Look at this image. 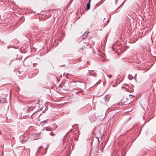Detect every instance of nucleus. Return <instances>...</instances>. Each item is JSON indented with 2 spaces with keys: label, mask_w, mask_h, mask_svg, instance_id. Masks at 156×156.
I'll return each instance as SVG.
<instances>
[{
  "label": "nucleus",
  "mask_w": 156,
  "mask_h": 156,
  "mask_svg": "<svg viewBox=\"0 0 156 156\" xmlns=\"http://www.w3.org/2000/svg\"><path fill=\"white\" fill-rule=\"evenodd\" d=\"M32 137L34 140H38L41 138V136L39 134H34L32 135Z\"/></svg>",
  "instance_id": "f257e3e1"
},
{
  "label": "nucleus",
  "mask_w": 156,
  "mask_h": 156,
  "mask_svg": "<svg viewBox=\"0 0 156 156\" xmlns=\"http://www.w3.org/2000/svg\"><path fill=\"white\" fill-rule=\"evenodd\" d=\"M89 32H86L84 33L83 34V36L82 37L83 39H85L87 37V35L89 34Z\"/></svg>",
  "instance_id": "f03ea898"
},
{
  "label": "nucleus",
  "mask_w": 156,
  "mask_h": 156,
  "mask_svg": "<svg viewBox=\"0 0 156 156\" xmlns=\"http://www.w3.org/2000/svg\"><path fill=\"white\" fill-rule=\"evenodd\" d=\"M91 0H89L88 2L87 5V10H88L90 9V3Z\"/></svg>",
  "instance_id": "7ed1b4c3"
},
{
  "label": "nucleus",
  "mask_w": 156,
  "mask_h": 156,
  "mask_svg": "<svg viewBox=\"0 0 156 156\" xmlns=\"http://www.w3.org/2000/svg\"><path fill=\"white\" fill-rule=\"evenodd\" d=\"M6 102V99L5 98H2L0 100V102L2 103H5Z\"/></svg>",
  "instance_id": "20e7f679"
},
{
  "label": "nucleus",
  "mask_w": 156,
  "mask_h": 156,
  "mask_svg": "<svg viewBox=\"0 0 156 156\" xmlns=\"http://www.w3.org/2000/svg\"><path fill=\"white\" fill-rule=\"evenodd\" d=\"M48 119H47V120H45L44 121H42L43 122H44V123H47V122L48 121Z\"/></svg>",
  "instance_id": "39448f33"
},
{
  "label": "nucleus",
  "mask_w": 156,
  "mask_h": 156,
  "mask_svg": "<svg viewBox=\"0 0 156 156\" xmlns=\"http://www.w3.org/2000/svg\"><path fill=\"white\" fill-rule=\"evenodd\" d=\"M50 135L51 136H54L55 135V134L53 133V132H51L50 133Z\"/></svg>",
  "instance_id": "423d86ee"
},
{
  "label": "nucleus",
  "mask_w": 156,
  "mask_h": 156,
  "mask_svg": "<svg viewBox=\"0 0 156 156\" xmlns=\"http://www.w3.org/2000/svg\"><path fill=\"white\" fill-rule=\"evenodd\" d=\"M107 76H108V77L109 78H111L112 77V75H107Z\"/></svg>",
  "instance_id": "0eeeda50"
},
{
  "label": "nucleus",
  "mask_w": 156,
  "mask_h": 156,
  "mask_svg": "<svg viewBox=\"0 0 156 156\" xmlns=\"http://www.w3.org/2000/svg\"><path fill=\"white\" fill-rule=\"evenodd\" d=\"M106 96H105V97L104 98L105 99L106 102H107L109 100V99H108L107 100H106Z\"/></svg>",
  "instance_id": "6e6552de"
},
{
  "label": "nucleus",
  "mask_w": 156,
  "mask_h": 156,
  "mask_svg": "<svg viewBox=\"0 0 156 156\" xmlns=\"http://www.w3.org/2000/svg\"><path fill=\"white\" fill-rule=\"evenodd\" d=\"M96 75H97V74L96 73H95L94 74V75H93V76H95Z\"/></svg>",
  "instance_id": "1a4fd4ad"
},
{
  "label": "nucleus",
  "mask_w": 156,
  "mask_h": 156,
  "mask_svg": "<svg viewBox=\"0 0 156 156\" xmlns=\"http://www.w3.org/2000/svg\"><path fill=\"white\" fill-rule=\"evenodd\" d=\"M48 147H49V145H48L47 146V147H46V148H47V149L48 148Z\"/></svg>",
  "instance_id": "9d476101"
},
{
  "label": "nucleus",
  "mask_w": 156,
  "mask_h": 156,
  "mask_svg": "<svg viewBox=\"0 0 156 156\" xmlns=\"http://www.w3.org/2000/svg\"><path fill=\"white\" fill-rule=\"evenodd\" d=\"M117 0H115V4H117Z\"/></svg>",
  "instance_id": "9b49d317"
},
{
  "label": "nucleus",
  "mask_w": 156,
  "mask_h": 156,
  "mask_svg": "<svg viewBox=\"0 0 156 156\" xmlns=\"http://www.w3.org/2000/svg\"><path fill=\"white\" fill-rule=\"evenodd\" d=\"M61 85H59V87H61Z\"/></svg>",
  "instance_id": "f8f14e48"
},
{
  "label": "nucleus",
  "mask_w": 156,
  "mask_h": 156,
  "mask_svg": "<svg viewBox=\"0 0 156 156\" xmlns=\"http://www.w3.org/2000/svg\"><path fill=\"white\" fill-rule=\"evenodd\" d=\"M80 49H81V50H83V48H80Z\"/></svg>",
  "instance_id": "ddd939ff"
},
{
  "label": "nucleus",
  "mask_w": 156,
  "mask_h": 156,
  "mask_svg": "<svg viewBox=\"0 0 156 156\" xmlns=\"http://www.w3.org/2000/svg\"><path fill=\"white\" fill-rule=\"evenodd\" d=\"M66 78L68 79V78H67V76H66Z\"/></svg>",
  "instance_id": "4468645a"
},
{
  "label": "nucleus",
  "mask_w": 156,
  "mask_h": 156,
  "mask_svg": "<svg viewBox=\"0 0 156 156\" xmlns=\"http://www.w3.org/2000/svg\"><path fill=\"white\" fill-rule=\"evenodd\" d=\"M23 141V140H22V141H21V142H22Z\"/></svg>",
  "instance_id": "2eb2a0df"
},
{
  "label": "nucleus",
  "mask_w": 156,
  "mask_h": 156,
  "mask_svg": "<svg viewBox=\"0 0 156 156\" xmlns=\"http://www.w3.org/2000/svg\"><path fill=\"white\" fill-rule=\"evenodd\" d=\"M42 147V146H40V147Z\"/></svg>",
  "instance_id": "dca6fc26"
},
{
  "label": "nucleus",
  "mask_w": 156,
  "mask_h": 156,
  "mask_svg": "<svg viewBox=\"0 0 156 156\" xmlns=\"http://www.w3.org/2000/svg\"><path fill=\"white\" fill-rule=\"evenodd\" d=\"M9 48V46H8V48Z\"/></svg>",
  "instance_id": "f3484780"
},
{
  "label": "nucleus",
  "mask_w": 156,
  "mask_h": 156,
  "mask_svg": "<svg viewBox=\"0 0 156 156\" xmlns=\"http://www.w3.org/2000/svg\"><path fill=\"white\" fill-rule=\"evenodd\" d=\"M93 52H94V51H93Z\"/></svg>",
  "instance_id": "a211bd4d"
},
{
  "label": "nucleus",
  "mask_w": 156,
  "mask_h": 156,
  "mask_svg": "<svg viewBox=\"0 0 156 156\" xmlns=\"http://www.w3.org/2000/svg\"><path fill=\"white\" fill-rule=\"evenodd\" d=\"M122 87L123 88H124V87Z\"/></svg>",
  "instance_id": "6ab92c4d"
}]
</instances>
